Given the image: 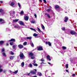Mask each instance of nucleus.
Listing matches in <instances>:
<instances>
[{
	"label": "nucleus",
	"mask_w": 77,
	"mask_h": 77,
	"mask_svg": "<svg viewBox=\"0 0 77 77\" xmlns=\"http://www.w3.org/2000/svg\"><path fill=\"white\" fill-rule=\"evenodd\" d=\"M30 44L32 47H34V45L33 44V43L32 42V41H30Z\"/></svg>",
	"instance_id": "15"
},
{
	"label": "nucleus",
	"mask_w": 77,
	"mask_h": 77,
	"mask_svg": "<svg viewBox=\"0 0 77 77\" xmlns=\"http://www.w3.org/2000/svg\"><path fill=\"white\" fill-rule=\"evenodd\" d=\"M23 39H24V40H27V37H23Z\"/></svg>",
	"instance_id": "48"
},
{
	"label": "nucleus",
	"mask_w": 77,
	"mask_h": 77,
	"mask_svg": "<svg viewBox=\"0 0 77 77\" xmlns=\"http://www.w3.org/2000/svg\"><path fill=\"white\" fill-rule=\"evenodd\" d=\"M66 69H67V68H68V64H67L66 65Z\"/></svg>",
	"instance_id": "43"
},
{
	"label": "nucleus",
	"mask_w": 77,
	"mask_h": 77,
	"mask_svg": "<svg viewBox=\"0 0 77 77\" xmlns=\"http://www.w3.org/2000/svg\"><path fill=\"white\" fill-rule=\"evenodd\" d=\"M27 73V75H30V74L31 73Z\"/></svg>",
	"instance_id": "56"
},
{
	"label": "nucleus",
	"mask_w": 77,
	"mask_h": 77,
	"mask_svg": "<svg viewBox=\"0 0 77 77\" xmlns=\"http://www.w3.org/2000/svg\"><path fill=\"white\" fill-rule=\"evenodd\" d=\"M37 48L38 49V50L39 51H41V50H43L44 49H43V48H42V46H39L38 47H37Z\"/></svg>",
	"instance_id": "5"
},
{
	"label": "nucleus",
	"mask_w": 77,
	"mask_h": 77,
	"mask_svg": "<svg viewBox=\"0 0 77 77\" xmlns=\"http://www.w3.org/2000/svg\"><path fill=\"white\" fill-rule=\"evenodd\" d=\"M9 42H11V41L13 42H15V39L14 38H12L10 40H9Z\"/></svg>",
	"instance_id": "16"
},
{
	"label": "nucleus",
	"mask_w": 77,
	"mask_h": 77,
	"mask_svg": "<svg viewBox=\"0 0 77 77\" xmlns=\"http://www.w3.org/2000/svg\"><path fill=\"white\" fill-rule=\"evenodd\" d=\"M24 20L25 21H28L29 20V17L28 16H25L24 17Z\"/></svg>",
	"instance_id": "8"
},
{
	"label": "nucleus",
	"mask_w": 77,
	"mask_h": 77,
	"mask_svg": "<svg viewBox=\"0 0 77 77\" xmlns=\"http://www.w3.org/2000/svg\"><path fill=\"white\" fill-rule=\"evenodd\" d=\"M43 0L44 3H47V1H46V0Z\"/></svg>",
	"instance_id": "54"
},
{
	"label": "nucleus",
	"mask_w": 77,
	"mask_h": 77,
	"mask_svg": "<svg viewBox=\"0 0 77 77\" xmlns=\"http://www.w3.org/2000/svg\"><path fill=\"white\" fill-rule=\"evenodd\" d=\"M30 73L32 74L33 75L36 74V72L32 71H30Z\"/></svg>",
	"instance_id": "17"
},
{
	"label": "nucleus",
	"mask_w": 77,
	"mask_h": 77,
	"mask_svg": "<svg viewBox=\"0 0 77 77\" xmlns=\"http://www.w3.org/2000/svg\"><path fill=\"white\" fill-rule=\"evenodd\" d=\"M4 43V41H0V44H3Z\"/></svg>",
	"instance_id": "31"
},
{
	"label": "nucleus",
	"mask_w": 77,
	"mask_h": 77,
	"mask_svg": "<svg viewBox=\"0 0 77 77\" xmlns=\"http://www.w3.org/2000/svg\"><path fill=\"white\" fill-rule=\"evenodd\" d=\"M16 46H17V45H13V49H15Z\"/></svg>",
	"instance_id": "35"
},
{
	"label": "nucleus",
	"mask_w": 77,
	"mask_h": 77,
	"mask_svg": "<svg viewBox=\"0 0 77 77\" xmlns=\"http://www.w3.org/2000/svg\"><path fill=\"white\" fill-rule=\"evenodd\" d=\"M32 65H34V66H38V64L36 63H32Z\"/></svg>",
	"instance_id": "38"
},
{
	"label": "nucleus",
	"mask_w": 77,
	"mask_h": 77,
	"mask_svg": "<svg viewBox=\"0 0 77 77\" xmlns=\"http://www.w3.org/2000/svg\"><path fill=\"white\" fill-rule=\"evenodd\" d=\"M1 68H2V66L0 65V72H2L3 70L2 69H0Z\"/></svg>",
	"instance_id": "41"
},
{
	"label": "nucleus",
	"mask_w": 77,
	"mask_h": 77,
	"mask_svg": "<svg viewBox=\"0 0 77 77\" xmlns=\"http://www.w3.org/2000/svg\"><path fill=\"white\" fill-rule=\"evenodd\" d=\"M14 57H15V56H11L10 57V59L11 60H12L13 59H14Z\"/></svg>",
	"instance_id": "18"
},
{
	"label": "nucleus",
	"mask_w": 77,
	"mask_h": 77,
	"mask_svg": "<svg viewBox=\"0 0 77 77\" xmlns=\"http://www.w3.org/2000/svg\"><path fill=\"white\" fill-rule=\"evenodd\" d=\"M38 74L39 75V76H42V73L40 72H38Z\"/></svg>",
	"instance_id": "28"
},
{
	"label": "nucleus",
	"mask_w": 77,
	"mask_h": 77,
	"mask_svg": "<svg viewBox=\"0 0 77 77\" xmlns=\"http://www.w3.org/2000/svg\"><path fill=\"white\" fill-rule=\"evenodd\" d=\"M18 47L20 49H21L23 48V45H22L21 44H20L18 45Z\"/></svg>",
	"instance_id": "12"
},
{
	"label": "nucleus",
	"mask_w": 77,
	"mask_h": 77,
	"mask_svg": "<svg viewBox=\"0 0 77 77\" xmlns=\"http://www.w3.org/2000/svg\"><path fill=\"white\" fill-rule=\"evenodd\" d=\"M10 44L11 45H14V43L13 42H10Z\"/></svg>",
	"instance_id": "42"
},
{
	"label": "nucleus",
	"mask_w": 77,
	"mask_h": 77,
	"mask_svg": "<svg viewBox=\"0 0 77 77\" xmlns=\"http://www.w3.org/2000/svg\"><path fill=\"white\" fill-rule=\"evenodd\" d=\"M40 32H41L42 33V34H43V35H44V32H43L42 31H41Z\"/></svg>",
	"instance_id": "59"
},
{
	"label": "nucleus",
	"mask_w": 77,
	"mask_h": 77,
	"mask_svg": "<svg viewBox=\"0 0 77 77\" xmlns=\"http://www.w3.org/2000/svg\"><path fill=\"white\" fill-rule=\"evenodd\" d=\"M47 12H51L52 11V10H51V9H48L47 10Z\"/></svg>",
	"instance_id": "33"
},
{
	"label": "nucleus",
	"mask_w": 77,
	"mask_h": 77,
	"mask_svg": "<svg viewBox=\"0 0 77 77\" xmlns=\"http://www.w3.org/2000/svg\"><path fill=\"white\" fill-rule=\"evenodd\" d=\"M10 14L11 16L13 18L14 16V14H15V11H11L10 12Z\"/></svg>",
	"instance_id": "4"
},
{
	"label": "nucleus",
	"mask_w": 77,
	"mask_h": 77,
	"mask_svg": "<svg viewBox=\"0 0 77 77\" xmlns=\"http://www.w3.org/2000/svg\"><path fill=\"white\" fill-rule=\"evenodd\" d=\"M21 67H24V62H23L21 63Z\"/></svg>",
	"instance_id": "23"
},
{
	"label": "nucleus",
	"mask_w": 77,
	"mask_h": 77,
	"mask_svg": "<svg viewBox=\"0 0 77 77\" xmlns=\"http://www.w3.org/2000/svg\"><path fill=\"white\" fill-rule=\"evenodd\" d=\"M30 29H31V30H33V31H34V32H36V30H35V29L32 28H30Z\"/></svg>",
	"instance_id": "24"
},
{
	"label": "nucleus",
	"mask_w": 77,
	"mask_h": 77,
	"mask_svg": "<svg viewBox=\"0 0 77 77\" xmlns=\"http://www.w3.org/2000/svg\"><path fill=\"white\" fill-rule=\"evenodd\" d=\"M37 29H38V32H41V30L40 29H39V28H37Z\"/></svg>",
	"instance_id": "45"
},
{
	"label": "nucleus",
	"mask_w": 77,
	"mask_h": 77,
	"mask_svg": "<svg viewBox=\"0 0 77 77\" xmlns=\"http://www.w3.org/2000/svg\"><path fill=\"white\" fill-rule=\"evenodd\" d=\"M74 76H75V74H72V77H74Z\"/></svg>",
	"instance_id": "55"
},
{
	"label": "nucleus",
	"mask_w": 77,
	"mask_h": 77,
	"mask_svg": "<svg viewBox=\"0 0 77 77\" xmlns=\"http://www.w3.org/2000/svg\"><path fill=\"white\" fill-rule=\"evenodd\" d=\"M27 39H29V40L32 39V37H27Z\"/></svg>",
	"instance_id": "30"
},
{
	"label": "nucleus",
	"mask_w": 77,
	"mask_h": 77,
	"mask_svg": "<svg viewBox=\"0 0 77 77\" xmlns=\"http://www.w3.org/2000/svg\"><path fill=\"white\" fill-rule=\"evenodd\" d=\"M75 36H77V33H76L75 32Z\"/></svg>",
	"instance_id": "58"
},
{
	"label": "nucleus",
	"mask_w": 77,
	"mask_h": 77,
	"mask_svg": "<svg viewBox=\"0 0 77 77\" xmlns=\"http://www.w3.org/2000/svg\"><path fill=\"white\" fill-rule=\"evenodd\" d=\"M42 28L43 30L45 29V27H44V26L43 25H42Z\"/></svg>",
	"instance_id": "39"
},
{
	"label": "nucleus",
	"mask_w": 77,
	"mask_h": 77,
	"mask_svg": "<svg viewBox=\"0 0 77 77\" xmlns=\"http://www.w3.org/2000/svg\"><path fill=\"white\" fill-rule=\"evenodd\" d=\"M55 8L56 9H58V8H60V7L58 5H57L55 6Z\"/></svg>",
	"instance_id": "19"
},
{
	"label": "nucleus",
	"mask_w": 77,
	"mask_h": 77,
	"mask_svg": "<svg viewBox=\"0 0 77 77\" xmlns=\"http://www.w3.org/2000/svg\"><path fill=\"white\" fill-rule=\"evenodd\" d=\"M5 23V20L3 19H0V24H3Z\"/></svg>",
	"instance_id": "10"
},
{
	"label": "nucleus",
	"mask_w": 77,
	"mask_h": 77,
	"mask_svg": "<svg viewBox=\"0 0 77 77\" xmlns=\"http://www.w3.org/2000/svg\"><path fill=\"white\" fill-rule=\"evenodd\" d=\"M30 68H32V66H33V65H32V64L31 63H29V65L28 66Z\"/></svg>",
	"instance_id": "25"
},
{
	"label": "nucleus",
	"mask_w": 77,
	"mask_h": 77,
	"mask_svg": "<svg viewBox=\"0 0 77 77\" xmlns=\"http://www.w3.org/2000/svg\"><path fill=\"white\" fill-rule=\"evenodd\" d=\"M48 64H49V65H51V63H50L48 62Z\"/></svg>",
	"instance_id": "62"
},
{
	"label": "nucleus",
	"mask_w": 77,
	"mask_h": 77,
	"mask_svg": "<svg viewBox=\"0 0 77 77\" xmlns=\"http://www.w3.org/2000/svg\"><path fill=\"white\" fill-rule=\"evenodd\" d=\"M47 58L48 60L49 61H51V59L50 58V56H49V55H48L47 56Z\"/></svg>",
	"instance_id": "14"
},
{
	"label": "nucleus",
	"mask_w": 77,
	"mask_h": 77,
	"mask_svg": "<svg viewBox=\"0 0 77 77\" xmlns=\"http://www.w3.org/2000/svg\"><path fill=\"white\" fill-rule=\"evenodd\" d=\"M40 61H41V62H44L45 61V60L42 59H41L40 60Z\"/></svg>",
	"instance_id": "47"
},
{
	"label": "nucleus",
	"mask_w": 77,
	"mask_h": 77,
	"mask_svg": "<svg viewBox=\"0 0 77 77\" xmlns=\"http://www.w3.org/2000/svg\"><path fill=\"white\" fill-rule=\"evenodd\" d=\"M24 14V11H21L20 13V15H22V14Z\"/></svg>",
	"instance_id": "37"
},
{
	"label": "nucleus",
	"mask_w": 77,
	"mask_h": 77,
	"mask_svg": "<svg viewBox=\"0 0 77 77\" xmlns=\"http://www.w3.org/2000/svg\"><path fill=\"white\" fill-rule=\"evenodd\" d=\"M33 36H35V37H36L38 36V34H37L36 33H34L33 35Z\"/></svg>",
	"instance_id": "29"
},
{
	"label": "nucleus",
	"mask_w": 77,
	"mask_h": 77,
	"mask_svg": "<svg viewBox=\"0 0 77 77\" xmlns=\"http://www.w3.org/2000/svg\"><path fill=\"white\" fill-rule=\"evenodd\" d=\"M2 55L3 56H4V57H6V54H5V52H2Z\"/></svg>",
	"instance_id": "27"
},
{
	"label": "nucleus",
	"mask_w": 77,
	"mask_h": 77,
	"mask_svg": "<svg viewBox=\"0 0 77 77\" xmlns=\"http://www.w3.org/2000/svg\"><path fill=\"white\" fill-rule=\"evenodd\" d=\"M3 72L4 73H5V72H6V70H4L3 71Z\"/></svg>",
	"instance_id": "52"
},
{
	"label": "nucleus",
	"mask_w": 77,
	"mask_h": 77,
	"mask_svg": "<svg viewBox=\"0 0 77 77\" xmlns=\"http://www.w3.org/2000/svg\"><path fill=\"white\" fill-rule=\"evenodd\" d=\"M27 43L26 42H24V43H23V45H27Z\"/></svg>",
	"instance_id": "34"
},
{
	"label": "nucleus",
	"mask_w": 77,
	"mask_h": 77,
	"mask_svg": "<svg viewBox=\"0 0 77 77\" xmlns=\"http://www.w3.org/2000/svg\"><path fill=\"white\" fill-rule=\"evenodd\" d=\"M12 28H15L16 29H20V26H19L18 25H12Z\"/></svg>",
	"instance_id": "1"
},
{
	"label": "nucleus",
	"mask_w": 77,
	"mask_h": 77,
	"mask_svg": "<svg viewBox=\"0 0 77 77\" xmlns=\"http://www.w3.org/2000/svg\"><path fill=\"white\" fill-rule=\"evenodd\" d=\"M45 43L46 44H48L49 46H51V43L50 42H46Z\"/></svg>",
	"instance_id": "13"
},
{
	"label": "nucleus",
	"mask_w": 77,
	"mask_h": 77,
	"mask_svg": "<svg viewBox=\"0 0 77 77\" xmlns=\"http://www.w3.org/2000/svg\"><path fill=\"white\" fill-rule=\"evenodd\" d=\"M10 53L11 55H14V53L12 51H11Z\"/></svg>",
	"instance_id": "40"
},
{
	"label": "nucleus",
	"mask_w": 77,
	"mask_h": 77,
	"mask_svg": "<svg viewBox=\"0 0 77 77\" xmlns=\"http://www.w3.org/2000/svg\"><path fill=\"white\" fill-rule=\"evenodd\" d=\"M8 45H9V44L8 43H7L6 44L7 46H8Z\"/></svg>",
	"instance_id": "64"
},
{
	"label": "nucleus",
	"mask_w": 77,
	"mask_h": 77,
	"mask_svg": "<svg viewBox=\"0 0 77 77\" xmlns=\"http://www.w3.org/2000/svg\"><path fill=\"white\" fill-rule=\"evenodd\" d=\"M9 28H7L6 29V30L7 31H9Z\"/></svg>",
	"instance_id": "49"
},
{
	"label": "nucleus",
	"mask_w": 77,
	"mask_h": 77,
	"mask_svg": "<svg viewBox=\"0 0 77 77\" xmlns=\"http://www.w3.org/2000/svg\"><path fill=\"white\" fill-rule=\"evenodd\" d=\"M68 21V17L67 16H66L64 18V21L65 23H66Z\"/></svg>",
	"instance_id": "6"
},
{
	"label": "nucleus",
	"mask_w": 77,
	"mask_h": 77,
	"mask_svg": "<svg viewBox=\"0 0 77 77\" xmlns=\"http://www.w3.org/2000/svg\"><path fill=\"white\" fill-rule=\"evenodd\" d=\"M34 16L36 18H37V15H36V14H35Z\"/></svg>",
	"instance_id": "50"
},
{
	"label": "nucleus",
	"mask_w": 77,
	"mask_h": 77,
	"mask_svg": "<svg viewBox=\"0 0 77 77\" xmlns=\"http://www.w3.org/2000/svg\"><path fill=\"white\" fill-rule=\"evenodd\" d=\"M20 59H23L25 58V56L24 55V54L22 52H20L19 55Z\"/></svg>",
	"instance_id": "2"
},
{
	"label": "nucleus",
	"mask_w": 77,
	"mask_h": 77,
	"mask_svg": "<svg viewBox=\"0 0 77 77\" xmlns=\"http://www.w3.org/2000/svg\"><path fill=\"white\" fill-rule=\"evenodd\" d=\"M19 24L20 25L22 26H24V22L22 21H19Z\"/></svg>",
	"instance_id": "11"
},
{
	"label": "nucleus",
	"mask_w": 77,
	"mask_h": 77,
	"mask_svg": "<svg viewBox=\"0 0 77 77\" xmlns=\"http://www.w3.org/2000/svg\"><path fill=\"white\" fill-rule=\"evenodd\" d=\"M20 29H21V28H23V26H20Z\"/></svg>",
	"instance_id": "60"
},
{
	"label": "nucleus",
	"mask_w": 77,
	"mask_h": 77,
	"mask_svg": "<svg viewBox=\"0 0 77 77\" xmlns=\"http://www.w3.org/2000/svg\"><path fill=\"white\" fill-rule=\"evenodd\" d=\"M18 5L20 9H21V5H20V4L19 3H18Z\"/></svg>",
	"instance_id": "21"
},
{
	"label": "nucleus",
	"mask_w": 77,
	"mask_h": 77,
	"mask_svg": "<svg viewBox=\"0 0 77 77\" xmlns=\"http://www.w3.org/2000/svg\"><path fill=\"white\" fill-rule=\"evenodd\" d=\"M61 29L62 30H65V27H63Z\"/></svg>",
	"instance_id": "44"
},
{
	"label": "nucleus",
	"mask_w": 77,
	"mask_h": 77,
	"mask_svg": "<svg viewBox=\"0 0 77 77\" xmlns=\"http://www.w3.org/2000/svg\"><path fill=\"white\" fill-rule=\"evenodd\" d=\"M29 56H30L31 59H35V56H34V54H33L32 53H29Z\"/></svg>",
	"instance_id": "3"
},
{
	"label": "nucleus",
	"mask_w": 77,
	"mask_h": 77,
	"mask_svg": "<svg viewBox=\"0 0 77 77\" xmlns=\"http://www.w3.org/2000/svg\"><path fill=\"white\" fill-rule=\"evenodd\" d=\"M35 21H31V23H35Z\"/></svg>",
	"instance_id": "51"
},
{
	"label": "nucleus",
	"mask_w": 77,
	"mask_h": 77,
	"mask_svg": "<svg viewBox=\"0 0 77 77\" xmlns=\"http://www.w3.org/2000/svg\"><path fill=\"white\" fill-rule=\"evenodd\" d=\"M19 20V19H15L13 20V22H17V21H18V20Z\"/></svg>",
	"instance_id": "26"
},
{
	"label": "nucleus",
	"mask_w": 77,
	"mask_h": 77,
	"mask_svg": "<svg viewBox=\"0 0 77 77\" xmlns=\"http://www.w3.org/2000/svg\"><path fill=\"white\" fill-rule=\"evenodd\" d=\"M18 70H16L15 71V72H13V73H14V74H17V73H18Z\"/></svg>",
	"instance_id": "32"
},
{
	"label": "nucleus",
	"mask_w": 77,
	"mask_h": 77,
	"mask_svg": "<svg viewBox=\"0 0 77 77\" xmlns=\"http://www.w3.org/2000/svg\"><path fill=\"white\" fill-rule=\"evenodd\" d=\"M45 15H47V16H48V18H50V15H49V14H48L47 13H45Z\"/></svg>",
	"instance_id": "22"
},
{
	"label": "nucleus",
	"mask_w": 77,
	"mask_h": 77,
	"mask_svg": "<svg viewBox=\"0 0 77 77\" xmlns=\"http://www.w3.org/2000/svg\"><path fill=\"white\" fill-rule=\"evenodd\" d=\"M63 50H66V47L65 46H63L62 47Z\"/></svg>",
	"instance_id": "36"
},
{
	"label": "nucleus",
	"mask_w": 77,
	"mask_h": 77,
	"mask_svg": "<svg viewBox=\"0 0 77 77\" xmlns=\"http://www.w3.org/2000/svg\"><path fill=\"white\" fill-rule=\"evenodd\" d=\"M33 62H34V63H36V61H35V60H34L33 61Z\"/></svg>",
	"instance_id": "57"
},
{
	"label": "nucleus",
	"mask_w": 77,
	"mask_h": 77,
	"mask_svg": "<svg viewBox=\"0 0 77 77\" xmlns=\"http://www.w3.org/2000/svg\"><path fill=\"white\" fill-rule=\"evenodd\" d=\"M42 63H44V62H42L41 63V64H42Z\"/></svg>",
	"instance_id": "63"
},
{
	"label": "nucleus",
	"mask_w": 77,
	"mask_h": 77,
	"mask_svg": "<svg viewBox=\"0 0 77 77\" xmlns=\"http://www.w3.org/2000/svg\"><path fill=\"white\" fill-rule=\"evenodd\" d=\"M0 13H1L0 15H3V14H4V11H3V10H2V9H0Z\"/></svg>",
	"instance_id": "7"
},
{
	"label": "nucleus",
	"mask_w": 77,
	"mask_h": 77,
	"mask_svg": "<svg viewBox=\"0 0 77 77\" xmlns=\"http://www.w3.org/2000/svg\"><path fill=\"white\" fill-rule=\"evenodd\" d=\"M66 71L67 72H68V73H69V71H68V70L67 69L66 70Z\"/></svg>",
	"instance_id": "53"
},
{
	"label": "nucleus",
	"mask_w": 77,
	"mask_h": 77,
	"mask_svg": "<svg viewBox=\"0 0 77 77\" xmlns=\"http://www.w3.org/2000/svg\"><path fill=\"white\" fill-rule=\"evenodd\" d=\"M0 3H3V1H0Z\"/></svg>",
	"instance_id": "61"
},
{
	"label": "nucleus",
	"mask_w": 77,
	"mask_h": 77,
	"mask_svg": "<svg viewBox=\"0 0 77 77\" xmlns=\"http://www.w3.org/2000/svg\"><path fill=\"white\" fill-rule=\"evenodd\" d=\"M1 51L3 53L4 51H5V49H4V48H2Z\"/></svg>",
	"instance_id": "46"
},
{
	"label": "nucleus",
	"mask_w": 77,
	"mask_h": 77,
	"mask_svg": "<svg viewBox=\"0 0 77 77\" xmlns=\"http://www.w3.org/2000/svg\"><path fill=\"white\" fill-rule=\"evenodd\" d=\"M14 5H15V3L13 2H11L10 5L11 6H14Z\"/></svg>",
	"instance_id": "20"
},
{
	"label": "nucleus",
	"mask_w": 77,
	"mask_h": 77,
	"mask_svg": "<svg viewBox=\"0 0 77 77\" xmlns=\"http://www.w3.org/2000/svg\"><path fill=\"white\" fill-rule=\"evenodd\" d=\"M70 33L72 35H74L75 34V32L74 31H71L70 32Z\"/></svg>",
	"instance_id": "9"
}]
</instances>
